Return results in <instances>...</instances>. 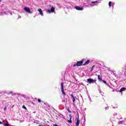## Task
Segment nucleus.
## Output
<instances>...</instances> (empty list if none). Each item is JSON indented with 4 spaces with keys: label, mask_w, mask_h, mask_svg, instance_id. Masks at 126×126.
Masks as SVG:
<instances>
[{
    "label": "nucleus",
    "mask_w": 126,
    "mask_h": 126,
    "mask_svg": "<svg viewBox=\"0 0 126 126\" xmlns=\"http://www.w3.org/2000/svg\"><path fill=\"white\" fill-rule=\"evenodd\" d=\"M88 83L89 84H91V83H93V79L89 78L87 79Z\"/></svg>",
    "instance_id": "obj_5"
},
{
    "label": "nucleus",
    "mask_w": 126,
    "mask_h": 126,
    "mask_svg": "<svg viewBox=\"0 0 126 126\" xmlns=\"http://www.w3.org/2000/svg\"><path fill=\"white\" fill-rule=\"evenodd\" d=\"M38 11H39L40 15H42V16L44 15V14H43V11H42V9L41 8L38 9Z\"/></svg>",
    "instance_id": "obj_7"
},
{
    "label": "nucleus",
    "mask_w": 126,
    "mask_h": 126,
    "mask_svg": "<svg viewBox=\"0 0 126 126\" xmlns=\"http://www.w3.org/2000/svg\"><path fill=\"white\" fill-rule=\"evenodd\" d=\"M8 95H12V96H13V92H10L8 94Z\"/></svg>",
    "instance_id": "obj_13"
},
{
    "label": "nucleus",
    "mask_w": 126,
    "mask_h": 126,
    "mask_svg": "<svg viewBox=\"0 0 126 126\" xmlns=\"http://www.w3.org/2000/svg\"><path fill=\"white\" fill-rule=\"evenodd\" d=\"M42 105H46V103H45V102H43V101H42Z\"/></svg>",
    "instance_id": "obj_24"
},
{
    "label": "nucleus",
    "mask_w": 126,
    "mask_h": 126,
    "mask_svg": "<svg viewBox=\"0 0 126 126\" xmlns=\"http://www.w3.org/2000/svg\"><path fill=\"white\" fill-rule=\"evenodd\" d=\"M75 9L77 10H83V8L80 7L79 6H75Z\"/></svg>",
    "instance_id": "obj_6"
},
{
    "label": "nucleus",
    "mask_w": 126,
    "mask_h": 126,
    "mask_svg": "<svg viewBox=\"0 0 126 126\" xmlns=\"http://www.w3.org/2000/svg\"><path fill=\"white\" fill-rule=\"evenodd\" d=\"M97 78H98V81H99V82H101V81H102V77H101V75H97Z\"/></svg>",
    "instance_id": "obj_9"
},
{
    "label": "nucleus",
    "mask_w": 126,
    "mask_h": 126,
    "mask_svg": "<svg viewBox=\"0 0 126 126\" xmlns=\"http://www.w3.org/2000/svg\"><path fill=\"white\" fill-rule=\"evenodd\" d=\"M105 110H107V107H105Z\"/></svg>",
    "instance_id": "obj_29"
},
{
    "label": "nucleus",
    "mask_w": 126,
    "mask_h": 126,
    "mask_svg": "<svg viewBox=\"0 0 126 126\" xmlns=\"http://www.w3.org/2000/svg\"><path fill=\"white\" fill-rule=\"evenodd\" d=\"M90 63V60H88L83 64V65H86V64H89Z\"/></svg>",
    "instance_id": "obj_11"
},
{
    "label": "nucleus",
    "mask_w": 126,
    "mask_h": 126,
    "mask_svg": "<svg viewBox=\"0 0 126 126\" xmlns=\"http://www.w3.org/2000/svg\"><path fill=\"white\" fill-rule=\"evenodd\" d=\"M119 125H122V124H123V122L120 121V122H119Z\"/></svg>",
    "instance_id": "obj_23"
},
{
    "label": "nucleus",
    "mask_w": 126,
    "mask_h": 126,
    "mask_svg": "<svg viewBox=\"0 0 126 126\" xmlns=\"http://www.w3.org/2000/svg\"><path fill=\"white\" fill-rule=\"evenodd\" d=\"M55 11V7H52L51 8V10L48 9L47 10V12H49V13H51V12H54Z\"/></svg>",
    "instance_id": "obj_4"
},
{
    "label": "nucleus",
    "mask_w": 126,
    "mask_h": 126,
    "mask_svg": "<svg viewBox=\"0 0 126 126\" xmlns=\"http://www.w3.org/2000/svg\"><path fill=\"white\" fill-rule=\"evenodd\" d=\"M37 101H38V103H41V99H37Z\"/></svg>",
    "instance_id": "obj_22"
},
{
    "label": "nucleus",
    "mask_w": 126,
    "mask_h": 126,
    "mask_svg": "<svg viewBox=\"0 0 126 126\" xmlns=\"http://www.w3.org/2000/svg\"><path fill=\"white\" fill-rule=\"evenodd\" d=\"M69 117L70 118V120L68 121V123H70V124H71L72 123V121H71V119H72V116L71 115L69 114Z\"/></svg>",
    "instance_id": "obj_10"
},
{
    "label": "nucleus",
    "mask_w": 126,
    "mask_h": 126,
    "mask_svg": "<svg viewBox=\"0 0 126 126\" xmlns=\"http://www.w3.org/2000/svg\"><path fill=\"white\" fill-rule=\"evenodd\" d=\"M83 64V60L77 62L76 64H74L73 66H81Z\"/></svg>",
    "instance_id": "obj_1"
},
{
    "label": "nucleus",
    "mask_w": 126,
    "mask_h": 126,
    "mask_svg": "<svg viewBox=\"0 0 126 126\" xmlns=\"http://www.w3.org/2000/svg\"><path fill=\"white\" fill-rule=\"evenodd\" d=\"M4 111H5V110H6V107H5L4 108Z\"/></svg>",
    "instance_id": "obj_27"
},
{
    "label": "nucleus",
    "mask_w": 126,
    "mask_h": 126,
    "mask_svg": "<svg viewBox=\"0 0 126 126\" xmlns=\"http://www.w3.org/2000/svg\"><path fill=\"white\" fill-rule=\"evenodd\" d=\"M71 96L72 98H74V96H73V94H71Z\"/></svg>",
    "instance_id": "obj_25"
},
{
    "label": "nucleus",
    "mask_w": 126,
    "mask_h": 126,
    "mask_svg": "<svg viewBox=\"0 0 126 126\" xmlns=\"http://www.w3.org/2000/svg\"><path fill=\"white\" fill-rule=\"evenodd\" d=\"M3 125L4 126H9V124H8V123H6V124H3Z\"/></svg>",
    "instance_id": "obj_14"
},
{
    "label": "nucleus",
    "mask_w": 126,
    "mask_h": 126,
    "mask_svg": "<svg viewBox=\"0 0 126 126\" xmlns=\"http://www.w3.org/2000/svg\"><path fill=\"white\" fill-rule=\"evenodd\" d=\"M24 9L26 12H28V13H30V14H32V12H31L29 7H25L24 8Z\"/></svg>",
    "instance_id": "obj_2"
},
{
    "label": "nucleus",
    "mask_w": 126,
    "mask_h": 126,
    "mask_svg": "<svg viewBox=\"0 0 126 126\" xmlns=\"http://www.w3.org/2000/svg\"><path fill=\"white\" fill-rule=\"evenodd\" d=\"M98 1H92V3H97Z\"/></svg>",
    "instance_id": "obj_18"
},
{
    "label": "nucleus",
    "mask_w": 126,
    "mask_h": 126,
    "mask_svg": "<svg viewBox=\"0 0 126 126\" xmlns=\"http://www.w3.org/2000/svg\"><path fill=\"white\" fill-rule=\"evenodd\" d=\"M42 107H43V108H45V106H43Z\"/></svg>",
    "instance_id": "obj_30"
},
{
    "label": "nucleus",
    "mask_w": 126,
    "mask_h": 126,
    "mask_svg": "<svg viewBox=\"0 0 126 126\" xmlns=\"http://www.w3.org/2000/svg\"><path fill=\"white\" fill-rule=\"evenodd\" d=\"M126 91V88H122L120 89V91H119L120 93L123 92V91Z\"/></svg>",
    "instance_id": "obj_12"
},
{
    "label": "nucleus",
    "mask_w": 126,
    "mask_h": 126,
    "mask_svg": "<svg viewBox=\"0 0 126 126\" xmlns=\"http://www.w3.org/2000/svg\"><path fill=\"white\" fill-rule=\"evenodd\" d=\"M22 108L24 109L25 110H27V108H26V107H25V105H23L22 106Z\"/></svg>",
    "instance_id": "obj_17"
},
{
    "label": "nucleus",
    "mask_w": 126,
    "mask_h": 126,
    "mask_svg": "<svg viewBox=\"0 0 126 126\" xmlns=\"http://www.w3.org/2000/svg\"><path fill=\"white\" fill-rule=\"evenodd\" d=\"M95 66V65H93L92 67V69L91 70V71H92L93 70V68Z\"/></svg>",
    "instance_id": "obj_20"
},
{
    "label": "nucleus",
    "mask_w": 126,
    "mask_h": 126,
    "mask_svg": "<svg viewBox=\"0 0 126 126\" xmlns=\"http://www.w3.org/2000/svg\"><path fill=\"white\" fill-rule=\"evenodd\" d=\"M61 90L63 95L65 96L66 94L65 93H64V91L63 90V83H61Z\"/></svg>",
    "instance_id": "obj_3"
},
{
    "label": "nucleus",
    "mask_w": 126,
    "mask_h": 126,
    "mask_svg": "<svg viewBox=\"0 0 126 126\" xmlns=\"http://www.w3.org/2000/svg\"><path fill=\"white\" fill-rule=\"evenodd\" d=\"M96 81H97V80L95 79L94 80H93V83L94 82V83H96Z\"/></svg>",
    "instance_id": "obj_19"
},
{
    "label": "nucleus",
    "mask_w": 126,
    "mask_h": 126,
    "mask_svg": "<svg viewBox=\"0 0 126 126\" xmlns=\"http://www.w3.org/2000/svg\"><path fill=\"white\" fill-rule=\"evenodd\" d=\"M76 126H79V123H80L79 118H76Z\"/></svg>",
    "instance_id": "obj_8"
},
{
    "label": "nucleus",
    "mask_w": 126,
    "mask_h": 126,
    "mask_svg": "<svg viewBox=\"0 0 126 126\" xmlns=\"http://www.w3.org/2000/svg\"><path fill=\"white\" fill-rule=\"evenodd\" d=\"M73 103H74V102H75V97H73Z\"/></svg>",
    "instance_id": "obj_21"
},
{
    "label": "nucleus",
    "mask_w": 126,
    "mask_h": 126,
    "mask_svg": "<svg viewBox=\"0 0 126 126\" xmlns=\"http://www.w3.org/2000/svg\"><path fill=\"white\" fill-rule=\"evenodd\" d=\"M101 82H103V83H104V84H107V82H106V81H105L104 80H102Z\"/></svg>",
    "instance_id": "obj_15"
},
{
    "label": "nucleus",
    "mask_w": 126,
    "mask_h": 126,
    "mask_svg": "<svg viewBox=\"0 0 126 126\" xmlns=\"http://www.w3.org/2000/svg\"><path fill=\"white\" fill-rule=\"evenodd\" d=\"M1 124H2V122L0 121V125H1Z\"/></svg>",
    "instance_id": "obj_28"
},
{
    "label": "nucleus",
    "mask_w": 126,
    "mask_h": 126,
    "mask_svg": "<svg viewBox=\"0 0 126 126\" xmlns=\"http://www.w3.org/2000/svg\"><path fill=\"white\" fill-rule=\"evenodd\" d=\"M68 113H71V111H70V110L69 109H68Z\"/></svg>",
    "instance_id": "obj_26"
},
{
    "label": "nucleus",
    "mask_w": 126,
    "mask_h": 126,
    "mask_svg": "<svg viewBox=\"0 0 126 126\" xmlns=\"http://www.w3.org/2000/svg\"><path fill=\"white\" fill-rule=\"evenodd\" d=\"M111 5H112V2L109 1V7H111Z\"/></svg>",
    "instance_id": "obj_16"
}]
</instances>
